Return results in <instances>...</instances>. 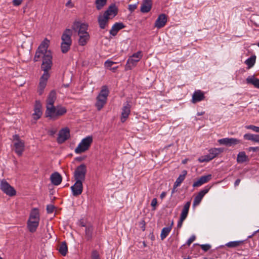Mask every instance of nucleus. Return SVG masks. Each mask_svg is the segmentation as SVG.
<instances>
[{
    "mask_svg": "<svg viewBox=\"0 0 259 259\" xmlns=\"http://www.w3.org/2000/svg\"><path fill=\"white\" fill-rule=\"evenodd\" d=\"M49 44L50 41L45 38L37 48L33 59L35 62L42 60L41 68L44 72L40 78L39 83L38 93L39 95L42 94L46 87L48 79L50 77L48 71L51 69L53 64L52 53L48 50Z\"/></svg>",
    "mask_w": 259,
    "mask_h": 259,
    "instance_id": "1",
    "label": "nucleus"
},
{
    "mask_svg": "<svg viewBox=\"0 0 259 259\" xmlns=\"http://www.w3.org/2000/svg\"><path fill=\"white\" fill-rule=\"evenodd\" d=\"M88 25L79 21L74 22L72 26V30L77 33L79 36L78 44L80 46L85 45L90 39V35L87 32Z\"/></svg>",
    "mask_w": 259,
    "mask_h": 259,
    "instance_id": "2",
    "label": "nucleus"
},
{
    "mask_svg": "<svg viewBox=\"0 0 259 259\" xmlns=\"http://www.w3.org/2000/svg\"><path fill=\"white\" fill-rule=\"evenodd\" d=\"M66 112V109L65 107L60 106L55 107L54 105L46 106L45 116L46 117L55 120L58 117L64 115Z\"/></svg>",
    "mask_w": 259,
    "mask_h": 259,
    "instance_id": "3",
    "label": "nucleus"
},
{
    "mask_svg": "<svg viewBox=\"0 0 259 259\" xmlns=\"http://www.w3.org/2000/svg\"><path fill=\"white\" fill-rule=\"evenodd\" d=\"M72 33L71 29H66L61 36V49L63 53H66L70 50L72 44Z\"/></svg>",
    "mask_w": 259,
    "mask_h": 259,
    "instance_id": "4",
    "label": "nucleus"
},
{
    "mask_svg": "<svg viewBox=\"0 0 259 259\" xmlns=\"http://www.w3.org/2000/svg\"><path fill=\"white\" fill-rule=\"evenodd\" d=\"M109 94V91L106 85L102 87L101 90L97 97V102L95 106L98 111L101 110L106 104L107 97Z\"/></svg>",
    "mask_w": 259,
    "mask_h": 259,
    "instance_id": "5",
    "label": "nucleus"
},
{
    "mask_svg": "<svg viewBox=\"0 0 259 259\" xmlns=\"http://www.w3.org/2000/svg\"><path fill=\"white\" fill-rule=\"evenodd\" d=\"M142 57L143 53L141 51L133 54L127 60L125 66V70H130L132 69L137 65V63L141 59Z\"/></svg>",
    "mask_w": 259,
    "mask_h": 259,
    "instance_id": "6",
    "label": "nucleus"
},
{
    "mask_svg": "<svg viewBox=\"0 0 259 259\" xmlns=\"http://www.w3.org/2000/svg\"><path fill=\"white\" fill-rule=\"evenodd\" d=\"M93 142V137L89 136L83 138L77 147L75 149V152L77 154L83 153L88 150Z\"/></svg>",
    "mask_w": 259,
    "mask_h": 259,
    "instance_id": "7",
    "label": "nucleus"
},
{
    "mask_svg": "<svg viewBox=\"0 0 259 259\" xmlns=\"http://www.w3.org/2000/svg\"><path fill=\"white\" fill-rule=\"evenodd\" d=\"M87 172V166L84 164H81L78 166L73 173V178L75 181L83 182L85 179V175Z\"/></svg>",
    "mask_w": 259,
    "mask_h": 259,
    "instance_id": "8",
    "label": "nucleus"
},
{
    "mask_svg": "<svg viewBox=\"0 0 259 259\" xmlns=\"http://www.w3.org/2000/svg\"><path fill=\"white\" fill-rule=\"evenodd\" d=\"M13 140L15 152L18 156H20L24 151V142L20 139L18 135L13 136Z\"/></svg>",
    "mask_w": 259,
    "mask_h": 259,
    "instance_id": "9",
    "label": "nucleus"
},
{
    "mask_svg": "<svg viewBox=\"0 0 259 259\" xmlns=\"http://www.w3.org/2000/svg\"><path fill=\"white\" fill-rule=\"evenodd\" d=\"M1 190L7 195L9 196H14L16 194V191L5 179H3L1 181L0 184Z\"/></svg>",
    "mask_w": 259,
    "mask_h": 259,
    "instance_id": "10",
    "label": "nucleus"
},
{
    "mask_svg": "<svg viewBox=\"0 0 259 259\" xmlns=\"http://www.w3.org/2000/svg\"><path fill=\"white\" fill-rule=\"evenodd\" d=\"M70 137V131L68 128L65 127L61 129L58 134L57 141L59 144H62Z\"/></svg>",
    "mask_w": 259,
    "mask_h": 259,
    "instance_id": "11",
    "label": "nucleus"
},
{
    "mask_svg": "<svg viewBox=\"0 0 259 259\" xmlns=\"http://www.w3.org/2000/svg\"><path fill=\"white\" fill-rule=\"evenodd\" d=\"M210 188V186H207L198 193V194L194 198L193 203V206H196L199 204L203 197L206 193H208Z\"/></svg>",
    "mask_w": 259,
    "mask_h": 259,
    "instance_id": "12",
    "label": "nucleus"
},
{
    "mask_svg": "<svg viewBox=\"0 0 259 259\" xmlns=\"http://www.w3.org/2000/svg\"><path fill=\"white\" fill-rule=\"evenodd\" d=\"M131 105L129 102L127 101L123 105L122 108L121 115L120 120L121 122L123 123L125 121L126 119L131 113Z\"/></svg>",
    "mask_w": 259,
    "mask_h": 259,
    "instance_id": "13",
    "label": "nucleus"
},
{
    "mask_svg": "<svg viewBox=\"0 0 259 259\" xmlns=\"http://www.w3.org/2000/svg\"><path fill=\"white\" fill-rule=\"evenodd\" d=\"M218 142L221 145H226L227 146H231L232 145H237L241 143V141L236 138H226L219 139Z\"/></svg>",
    "mask_w": 259,
    "mask_h": 259,
    "instance_id": "14",
    "label": "nucleus"
},
{
    "mask_svg": "<svg viewBox=\"0 0 259 259\" xmlns=\"http://www.w3.org/2000/svg\"><path fill=\"white\" fill-rule=\"evenodd\" d=\"M82 183L79 181H75L74 184L71 187L73 196H77L82 193L83 191Z\"/></svg>",
    "mask_w": 259,
    "mask_h": 259,
    "instance_id": "15",
    "label": "nucleus"
},
{
    "mask_svg": "<svg viewBox=\"0 0 259 259\" xmlns=\"http://www.w3.org/2000/svg\"><path fill=\"white\" fill-rule=\"evenodd\" d=\"M167 22V17L165 14H161L159 15L155 21L154 27L157 28H161L164 26Z\"/></svg>",
    "mask_w": 259,
    "mask_h": 259,
    "instance_id": "16",
    "label": "nucleus"
},
{
    "mask_svg": "<svg viewBox=\"0 0 259 259\" xmlns=\"http://www.w3.org/2000/svg\"><path fill=\"white\" fill-rule=\"evenodd\" d=\"M212 179V175L210 174L202 176L193 184V187H198L203 184L209 182Z\"/></svg>",
    "mask_w": 259,
    "mask_h": 259,
    "instance_id": "17",
    "label": "nucleus"
},
{
    "mask_svg": "<svg viewBox=\"0 0 259 259\" xmlns=\"http://www.w3.org/2000/svg\"><path fill=\"white\" fill-rule=\"evenodd\" d=\"M94 236V227L91 224H88L84 230V237L87 241H91Z\"/></svg>",
    "mask_w": 259,
    "mask_h": 259,
    "instance_id": "18",
    "label": "nucleus"
},
{
    "mask_svg": "<svg viewBox=\"0 0 259 259\" xmlns=\"http://www.w3.org/2000/svg\"><path fill=\"white\" fill-rule=\"evenodd\" d=\"M34 112L32 115L33 118L35 120L38 119L42 115L41 104L39 101H36L34 107Z\"/></svg>",
    "mask_w": 259,
    "mask_h": 259,
    "instance_id": "19",
    "label": "nucleus"
},
{
    "mask_svg": "<svg viewBox=\"0 0 259 259\" xmlns=\"http://www.w3.org/2000/svg\"><path fill=\"white\" fill-rule=\"evenodd\" d=\"M118 13V9L115 4H112L110 5L107 10L104 13V15L110 18L111 16H112V18L115 17Z\"/></svg>",
    "mask_w": 259,
    "mask_h": 259,
    "instance_id": "20",
    "label": "nucleus"
},
{
    "mask_svg": "<svg viewBox=\"0 0 259 259\" xmlns=\"http://www.w3.org/2000/svg\"><path fill=\"white\" fill-rule=\"evenodd\" d=\"M109 20V18L107 17L105 15H100L98 18L100 28L102 29H105L108 25Z\"/></svg>",
    "mask_w": 259,
    "mask_h": 259,
    "instance_id": "21",
    "label": "nucleus"
},
{
    "mask_svg": "<svg viewBox=\"0 0 259 259\" xmlns=\"http://www.w3.org/2000/svg\"><path fill=\"white\" fill-rule=\"evenodd\" d=\"M205 98L204 93L200 90L195 91L192 96V102L196 103L204 100Z\"/></svg>",
    "mask_w": 259,
    "mask_h": 259,
    "instance_id": "22",
    "label": "nucleus"
},
{
    "mask_svg": "<svg viewBox=\"0 0 259 259\" xmlns=\"http://www.w3.org/2000/svg\"><path fill=\"white\" fill-rule=\"evenodd\" d=\"M152 5V0H143L140 9L141 12L144 13L149 12L151 9Z\"/></svg>",
    "mask_w": 259,
    "mask_h": 259,
    "instance_id": "23",
    "label": "nucleus"
},
{
    "mask_svg": "<svg viewBox=\"0 0 259 259\" xmlns=\"http://www.w3.org/2000/svg\"><path fill=\"white\" fill-rule=\"evenodd\" d=\"M125 27L124 25L121 22L115 23L110 30V34L112 36H115L117 32Z\"/></svg>",
    "mask_w": 259,
    "mask_h": 259,
    "instance_id": "24",
    "label": "nucleus"
},
{
    "mask_svg": "<svg viewBox=\"0 0 259 259\" xmlns=\"http://www.w3.org/2000/svg\"><path fill=\"white\" fill-rule=\"evenodd\" d=\"M50 180L53 185L58 186L61 183L62 178L60 174L55 172L51 175Z\"/></svg>",
    "mask_w": 259,
    "mask_h": 259,
    "instance_id": "25",
    "label": "nucleus"
},
{
    "mask_svg": "<svg viewBox=\"0 0 259 259\" xmlns=\"http://www.w3.org/2000/svg\"><path fill=\"white\" fill-rule=\"evenodd\" d=\"M56 92L55 90H52L49 93L47 100V106L54 105L55 101L56 100Z\"/></svg>",
    "mask_w": 259,
    "mask_h": 259,
    "instance_id": "26",
    "label": "nucleus"
},
{
    "mask_svg": "<svg viewBox=\"0 0 259 259\" xmlns=\"http://www.w3.org/2000/svg\"><path fill=\"white\" fill-rule=\"evenodd\" d=\"M246 80L247 83L252 84L255 88L259 89V79L254 76H249Z\"/></svg>",
    "mask_w": 259,
    "mask_h": 259,
    "instance_id": "27",
    "label": "nucleus"
},
{
    "mask_svg": "<svg viewBox=\"0 0 259 259\" xmlns=\"http://www.w3.org/2000/svg\"><path fill=\"white\" fill-rule=\"evenodd\" d=\"M249 158L246 155L245 152L242 151L238 153L237 157V161L239 163H242L246 161H248Z\"/></svg>",
    "mask_w": 259,
    "mask_h": 259,
    "instance_id": "28",
    "label": "nucleus"
},
{
    "mask_svg": "<svg viewBox=\"0 0 259 259\" xmlns=\"http://www.w3.org/2000/svg\"><path fill=\"white\" fill-rule=\"evenodd\" d=\"M191 205L190 201L187 202L185 203L182 211L180 218L185 220L188 215L189 208Z\"/></svg>",
    "mask_w": 259,
    "mask_h": 259,
    "instance_id": "29",
    "label": "nucleus"
},
{
    "mask_svg": "<svg viewBox=\"0 0 259 259\" xmlns=\"http://www.w3.org/2000/svg\"><path fill=\"white\" fill-rule=\"evenodd\" d=\"M173 225V222H171L170 225L168 227H164L162 229L160 237L161 240L165 239L170 232L172 226Z\"/></svg>",
    "mask_w": 259,
    "mask_h": 259,
    "instance_id": "30",
    "label": "nucleus"
},
{
    "mask_svg": "<svg viewBox=\"0 0 259 259\" xmlns=\"http://www.w3.org/2000/svg\"><path fill=\"white\" fill-rule=\"evenodd\" d=\"M187 174V170H184L182 171V174L179 176V177L177 179L176 182L174 183V184H175V187H178L179 186H180L181 183L185 180Z\"/></svg>",
    "mask_w": 259,
    "mask_h": 259,
    "instance_id": "31",
    "label": "nucleus"
},
{
    "mask_svg": "<svg viewBox=\"0 0 259 259\" xmlns=\"http://www.w3.org/2000/svg\"><path fill=\"white\" fill-rule=\"evenodd\" d=\"M39 225V222H35V221H28L27 222V227L29 229V231L33 233L37 228Z\"/></svg>",
    "mask_w": 259,
    "mask_h": 259,
    "instance_id": "32",
    "label": "nucleus"
},
{
    "mask_svg": "<svg viewBox=\"0 0 259 259\" xmlns=\"http://www.w3.org/2000/svg\"><path fill=\"white\" fill-rule=\"evenodd\" d=\"M258 136V135L257 134H252L248 133L243 135V138L246 140L251 141L256 143Z\"/></svg>",
    "mask_w": 259,
    "mask_h": 259,
    "instance_id": "33",
    "label": "nucleus"
},
{
    "mask_svg": "<svg viewBox=\"0 0 259 259\" xmlns=\"http://www.w3.org/2000/svg\"><path fill=\"white\" fill-rule=\"evenodd\" d=\"M68 250V248L67 246V244L65 242H63L60 245L58 251L60 254H61L63 256H65L67 254Z\"/></svg>",
    "mask_w": 259,
    "mask_h": 259,
    "instance_id": "34",
    "label": "nucleus"
},
{
    "mask_svg": "<svg viewBox=\"0 0 259 259\" xmlns=\"http://www.w3.org/2000/svg\"><path fill=\"white\" fill-rule=\"evenodd\" d=\"M243 242V241H234L228 242L226 246L230 248H234L240 246Z\"/></svg>",
    "mask_w": 259,
    "mask_h": 259,
    "instance_id": "35",
    "label": "nucleus"
},
{
    "mask_svg": "<svg viewBox=\"0 0 259 259\" xmlns=\"http://www.w3.org/2000/svg\"><path fill=\"white\" fill-rule=\"evenodd\" d=\"M255 62V57L251 56L248 58L245 61V63L248 66V68L252 67Z\"/></svg>",
    "mask_w": 259,
    "mask_h": 259,
    "instance_id": "36",
    "label": "nucleus"
},
{
    "mask_svg": "<svg viewBox=\"0 0 259 259\" xmlns=\"http://www.w3.org/2000/svg\"><path fill=\"white\" fill-rule=\"evenodd\" d=\"M222 152V150L220 148H213L209 150V155L213 159L215 157L220 153Z\"/></svg>",
    "mask_w": 259,
    "mask_h": 259,
    "instance_id": "37",
    "label": "nucleus"
},
{
    "mask_svg": "<svg viewBox=\"0 0 259 259\" xmlns=\"http://www.w3.org/2000/svg\"><path fill=\"white\" fill-rule=\"evenodd\" d=\"M107 0H96L95 4L96 5V8L98 10H100L103 8V7L106 5Z\"/></svg>",
    "mask_w": 259,
    "mask_h": 259,
    "instance_id": "38",
    "label": "nucleus"
},
{
    "mask_svg": "<svg viewBox=\"0 0 259 259\" xmlns=\"http://www.w3.org/2000/svg\"><path fill=\"white\" fill-rule=\"evenodd\" d=\"M213 158L212 157L209 155V154L204 155L203 156L200 157L198 160L200 162H208L212 160Z\"/></svg>",
    "mask_w": 259,
    "mask_h": 259,
    "instance_id": "39",
    "label": "nucleus"
},
{
    "mask_svg": "<svg viewBox=\"0 0 259 259\" xmlns=\"http://www.w3.org/2000/svg\"><path fill=\"white\" fill-rule=\"evenodd\" d=\"M33 219H39V214L37 208H33L30 212V217Z\"/></svg>",
    "mask_w": 259,
    "mask_h": 259,
    "instance_id": "40",
    "label": "nucleus"
},
{
    "mask_svg": "<svg viewBox=\"0 0 259 259\" xmlns=\"http://www.w3.org/2000/svg\"><path fill=\"white\" fill-rule=\"evenodd\" d=\"M247 130H251L256 133H259V127L253 125H248L245 126Z\"/></svg>",
    "mask_w": 259,
    "mask_h": 259,
    "instance_id": "41",
    "label": "nucleus"
},
{
    "mask_svg": "<svg viewBox=\"0 0 259 259\" xmlns=\"http://www.w3.org/2000/svg\"><path fill=\"white\" fill-rule=\"evenodd\" d=\"M92 259H100V255L97 250H94L92 252Z\"/></svg>",
    "mask_w": 259,
    "mask_h": 259,
    "instance_id": "42",
    "label": "nucleus"
},
{
    "mask_svg": "<svg viewBox=\"0 0 259 259\" xmlns=\"http://www.w3.org/2000/svg\"><path fill=\"white\" fill-rule=\"evenodd\" d=\"M200 246L202 249L204 251H207L211 247L209 244H202L200 245Z\"/></svg>",
    "mask_w": 259,
    "mask_h": 259,
    "instance_id": "43",
    "label": "nucleus"
},
{
    "mask_svg": "<svg viewBox=\"0 0 259 259\" xmlns=\"http://www.w3.org/2000/svg\"><path fill=\"white\" fill-rule=\"evenodd\" d=\"M196 237L195 235H192L191 237L187 240L186 244L189 246L190 244L195 240Z\"/></svg>",
    "mask_w": 259,
    "mask_h": 259,
    "instance_id": "44",
    "label": "nucleus"
},
{
    "mask_svg": "<svg viewBox=\"0 0 259 259\" xmlns=\"http://www.w3.org/2000/svg\"><path fill=\"white\" fill-rule=\"evenodd\" d=\"M54 209V206L53 205H48L47 206V211L48 213H52Z\"/></svg>",
    "mask_w": 259,
    "mask_h": 259,
    "instance_id": "45",
    "label": "nucleus"
},
{
    "mask_svg": "<svg viewBox=\"0 0 259 259\" xmlns=\"http://www.w3.org/2000/svg\"><path fill=\"white\" fill-rule=\"evenodd\" d=\"M115 63V62L108 60L106 61H105V66L106 67H111Z\"/></svg>",
    "mask_w": 259,
    "mask_h": 259,
    "instance_id": "46",
    "label": "nucleus"
},
{
    "mask_svg": "<svg viewBox=\"0 0 259 259\" xmlns=\"http://www.w3.org/2000/svg\"><path fill=\"white\" fill-rule=\"evenodd\" d=\"M248 151L256 152L259 151L258 147H250L247 149Z\"/></svg>",
    "mask_w": 259,
    "mask_h": 259,
    "instance_id": "47",
    "label": "nucleus"
},
{
    "mask_svg": "<svg viewBox=\"0 0 259 259\" xmlns=\"http://www.w3.org/2000/svg\"><path fill=\"white\" fill-rule=\"evenodd\" d=\"M137 9V5H128V10L131 12L134 11Z\"/></svg>",
    "mask_w": 259,
    "mask_h": 259,
    "instance_id": "48",
    "label": "nucleus"
},
{
    "mask_svg": "<svg viewBox=\"0 0 259 259\" xmlns=\"http://www.w3.org/2000/svg\"><path fill=\"white\" fill-rule=\"evenodd\" d=\"M22 0H13V4L15 6H18L22 3Z\"/></svg>",
    "mask_w": 259,
    "mask_h": 259,
    "instance_id": "49",
    "label": "nucleus"
},
{
    "mask_svg": "<svg viewBox=\"0 0 259 259\" xmlns=\"http://www.w3.org/2000/svg\"><path fill=\"white\" fill-rule=\"evenodd\" d=\"M139 224H140V227H141V229L143 231H145V225H146L145 221L144 220H142L139 223Z\"/></svg>",
    "mask_w": 259,
    "mask_h": 259,
    "instance_id": "50",
    "label": "nucleus"
},
{
    "mask_svg": "<svg viewBox=\"0 0 259 259\" xmlns=\"http://www.w3.org/2000/svg\"><path fill=\"white\" fill-rule=\"evenodd\" d=\"M185 220L182 219L181 218L180 219L179 221L178 222L177 227L178 228H181L182 226L183 223Z\"/></svg>",
    "mask_w": 259,
    "mask_h": 259,
    "instance_id": "51",
    "label": "nucleus"
},
{
    "mask_svg": "<svg viewBox=\"0 0 259 259\" xmlns=\"http://www.w3.org/2000/svg\"><path fill=\"white\" fill-rule=\"evenodd\" d=\"M157 201L156 198H153L152 200L151 205L152 207H155L156 206V205H157Z\"/></svg>",
    "mask_w": 259,
    "mask_h": 259,
    "instance_id": "52",
    "label": "nucleus"
},
{
    "mask_svg": "<svg viewBox=\"0 0 259 259\" xmlns=\"http://www.w3.org/2000/svg\"><path fill=\"white\" fill-rule=\"evenodd\" d=\"M241 180L239 179H237L234 183V186L237 187L239 185Z\"/></svg>",
    "mask_w": 259,
    "mask_h": 259,
    "instance_id": "53",
    "label": "nucleus"
},
{
    "mask_svg": "<svg viewBox=\"0 0 259 259\" xmlns=\"http://www.w3.org/2000/svg\"><path fill=\"white\" fill-rule=\"evenodd\" d=\"M166 195V193L165 192H163L160 194V198L161 199H163L165 197Z\"/></svg>",
    "mask_w": 259,
    "mask_h": 259,
    "instance_id": "54",
    "label": "nucleus"
},
{
    "mask_svg": "<svg viewBox=\"0 0 259 259\" xmlns=\"http://www.w3.org/2000/svg\"><path fill=\"white\" fill-rule=\"evenodd\" d=\"M28 221H35V222H39V219H33L32 218L29 217V219Z\"/></svg>",
    "mask_w": 259,
    "mask_h": 259,
    "instance_id": "55",
    "label": "nucleus"
},
{
    "mask_svg": "<svg viewBox=\"0 0 259 259\" xmlns=\"http://www.w3.org/2000/svg\"><path fill=\"white\" fill-rule=\"evenodd\" d=\"M88 224H86L85 223H84L83 222H80V225L81 226V227H85V228H86V226H87Z\"/></svg>",
    "mask_w": 259,
    "mask_h": 259,
    "instance_id": "56",
    "label": "nucleus"
},
{
    "mask_svg": "<svg viewBox=\"0 0 259 259\" xmlns=\"http://www.w3.org/2000/svg\"><path fill=\"white\" fill-rule=\"evenodd\" d=\"M177 188V187H175V184H174V186H173V188H172V191H171L172 194H174L176 192V189Z\"/></svg>",
    "mask_w": 259,
    "mask_h": 259,
    "instance_id": "57",
    "label": "nucleus"
},
{
    "mask_svg": "<svg viewBox=\"0 0 259 259\" xmlns=\"http://www.w3.org/2000/svg\"><path fill=\"white\" fill-rule=\"evenodd\" d=\"M204 113V112H198L197 115L198 116L202 115Z\"/></svg>",
    "mask_w": 259,
    "mask_h": 259,
    "instance_id": "58",
    "label": "nucleus"
},
{
    "mask_svg": "<svg viewBox=\"0 0 259 259\" xmlns=\"http://www.w3.org/2000/svg\"><path fill=\"white\" fill-rule=\"evenodd\" d=\"M71 3L70 1H69L66 4V6H68L69 5H71Z\"/></svg>",
    "mask_w": 259,
    "mask_h": 259,
    "instance_id": "59",
    "label": "nucleus"
},
{
    "mask_svg": "<svg viewBox=\"0 0 259 259\" xmlns=\"http://www.w3.org/2000/svg\"><path fill=\"white\" fill-rule=\"evenodd\" d=\"M76 159L77 160H78V161H81L82 160V158L81 157H77Z\"/></svg>",
    "mask_w": 259,
    "mask_h": 259,
    "instance_id": "60",
    "label": "nucleus"
},
{
    "mask_svg": "<svg viewBox=\"0 0 259 259\" xmlns=\"http://www.w3.org/2000/svg\"><path fill=\"white\" fill-rule=\"evenodd\" d=\"M55 133V131H50V134L51 135H53Z\"/></svg>",
    "mask_w": 259,
    "mask_h": 259,
    "instance_id": "61",
    "label": "nucleus"
},
{
    "mask_svg": "<svg viewBox=\"0 0 259 259\" xmlns=\"http://www.w3.org/2000/svg\"><path fill=\"white\" fill-rule=\"evenodd\" d=\"M257 232H259V229L257 230V231L254 232V233H253L252 235H254Z\"/></svg>",
    "mask_w": 259,
    "mask_h": 259,
    "instance_id": "62",
    "label": "nucleus"
},
{
    "mask_svg": "<svg viewBox=\"0 0 259 259\" xmlns=\"http://www.w3.org/2000/svg\"><path fill=\"white\" fill-rule=\"evenodd\" d=\"M186 162H187V160H186V159H185V160H183L182 163H183V164H185V163H186Z\"/></svg>",
    "mask_w": 259,
    "mask_h": 259,
    "instance_id": "63",
    "label": "nucleus"
},
{
    "mask_svg": "<svg viewBox=\"0 0 259 259\" xmlns=\"http://www.w3.org/2000/svg\"><path fill=\"white\" fill-rule=\"evenodd\" d=\"M256 143H259V135L258 136L257 140V142Z\"/></svg>",
    "mask_w": 259,
    "mask_h": 259,
    "instance_id": "64",
    "label": "nucleus"
}]
</instances>
